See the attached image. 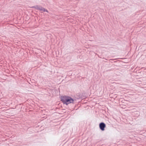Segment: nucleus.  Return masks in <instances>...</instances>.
<instances>
[{"mask_svg": "<svg viewBox=\"0 0 146 146\" xmlns=\"http://www.w3.org/2000/svg\"><path fill=\"white\" fill-rule=\"evenodd\" d=\"M32 7L40 11H42L44 12L46 11L47 12H48V10L46 9H45L42 7H41L39 6L36 5L33 7Z\"/></svg>", "mask_w": 146, "mask_h": 146, "instance_id": "2", "label": "nucleus"}, {"mask_svg": "<svg viewBox=\"0 0 146 146\" xmlns=\"http://www.w3.org/2000/svg\"><path fill=\"white\" fill-rule=\"evenodd\" d=\"M106 126L105 124L104 123H101L99 124V127L100 129L102 131L104 130V128Z\"/></svg>", "mask_w": 146, "mask_h": 146, "instance_id": "3", "label": "nucleus"}, {"mask_svg": "<svg viewBox=\"0 0 146 146\" xmlns=\"http://www.w3.org/2000/svg\"><path fill=\"white\" fill-rule=\"evenodd\" d=\"M61 100L64 104L68 105L70 103H73L75 100L68 96H64L61 97Z\"/></svg>", "mask_w": 146, "mask_h": 146, "instance_id": "1", "label": "nucleus"}]
</instances>
